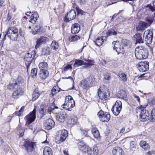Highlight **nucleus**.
I'll return each mask as SVG.
<instances>
[{"label":"nucleus","mask_w":155,"mask_h":155,"mask_svg":"<svg viewBox=\"0 0 155 155\" xmlns=\"http://www.w3.org/2000/svg\"><path fill=\"white\" fill-rule=\"evenodd\" d=\"M43 155H52V150L49 147H45L44 149Z\"/></svg>","instance_id":"31"},{"label":"nucleus","mask_w":155,"mask_h":155,"mask_svg":"<svg viewBox=\"0 0 155 155\" xmlns=\"http://www.w3.org/2000/svg\"><path fill=\"white\" fill-rule=\"evenodd\" d=\"M77 121V119L76 117L74 116L71 117L70 119H69L68 121V124L70 125V126H72L75 124Z\"/></svg>","instance_id":"32"},{"label":"nucleus","mask_w":155,"mask_h":155,"mask_svg":"<svg viewBox=\"0 0 155 155\" xmlns=\"http://www.w3.org/2000/svg\"><path fill=\"white\" fill-rule=\"evenodd\" d=\"M17 83H10L7 86V88L9 90H13L15 88H16L18 85Z\"/></svg>","instance_id":"43"},{"label":"nucleus","mask_w":155,"mask_h":155,"mask_svg":"<svg viewBox=\"0 0 155 155\" xmlns=\"http://www.w3.org/2000/svg\"><path fill=\"white\" fill-rule=\"evenodd\" d=\"M94 78L92 76H90L89 78L86 79L90 86L92 85L94 81Z\"/></svg>","instance_id":"51"},{"label":"nucleus","mask_w":155,"mask_h":155,"mask_svg":"<svg viewBox=\"0 0 155 155\" xmlns=\"http://www.w3.org/2000/svg\"><path fill=\"white\" fill-rule=\"evenodd\" d=\"M36 52L32 51L30 52L27 53L25 55L24 58V60L26 62L25 64H27V68H28V66L31 64L32 61L35 59L36 55Z\"/></svg>","instance_id":"8"},{"label":"nucleus","mask_w":155,"mask_h":155,"mask_svg":"<svg viewBox=\"0 0 155 155\" xmlns=\"http://www.w3.org/2000/svg\"><path fill=\"white\" fill-rule=\"evenodd\" d=\"M107 37L112 35H116L117 32L113 29L109 30L106 33Z\"/></svg>","instance_id":"50"},{"label":"nucleus","mask_w":155,"mask_h":155,"mask_svg":"<svg viewBox=\"0 0 155 155\" xmlns=\"http://www.w3.org/2000/svg\"><path fill=\"white\" fill-rule=\"evenodd\" d=\"M24 93L23 90L21 88L20 86L18 85L16 89L14 91L12 94L13 97L15 99L18 98Z\"/></svg>","instance_id":"15"},{"label":"nucleus","mask_w":155,"mask_h":155,"mask_svg":"<svg viewBox=\"0 0 155 155\" xmlns=\"http://www.w3.org/2000/svg\"><path fill=\"white\" fill-rule=\"evenodd\" d=\"M87 152L88 155H97L98 153V148L96 146L92 147H87Z\"/></svg>","instance_id":"16"},{"label":"nucleus","mask_w":155,"mask_h":155,"mask_svg":"<svg viewBox=\"0 0 155 155\" xmlns=\"http://www.w3.org/2000/svg\"><path fill=\"white\" fill-rule=\"evenodd\" d=\"M118 97L122 98L125 100H127L126 92L123 90H121L118 91L117 94Z\"/></svg>","instance_id":"27"},{"label":"nucleus","mask_w":155,"mask_h":155,"mask_svg":"<svg viewBox=\"0 0 155 155\" xmlns=\"http://www.w3.org/2000/svg\"><path fill=\"white\" fill-rule=\"evenodd\" d=\"M18 33H6L4 37L3 38L4 40L5 39L6 36L7 35L10 40L12 41H17L18 39Z\"/></svg>","instance_id":"20"},{"label":"nucleus","mask_w":155,"mask_h":155,"mask_svg":"<svg viewBox=\"0 0 155 155\" xmlns=\"http://www.w3.org/2000/svg\"><path fill=\"white\" fill-rule=\"evenodd\" d=\"M38 67L40 70H48V66L47 62L43 61L39 63Z\"/></svg>","instance_id":"28"},{"label":"nucleus","mask_w":155,"mask_h":155,"mask_svg":"<svg viewBox=\"0 0 155 155\" xmlns=\"http://www.w3.org/2000/svg\"><path fill=\"white\" fill-rule=\"evenodd\" d=\"M76 15L75 11L73 9H71L65 15L64 17L65 21L66 22H68L76 18Z\"/></svg>","instance_id":"13"},{"label":"nucleus","mask_w":155,"mask_h":155,"mask_svg":"<svg viewBox=\"0 0 155 155\" xmlns=\"http://www.w3.org/2000/svg\"><path fill=\"white\" fill-rule=\"evenodd\" d=\"M130 149L132 150H134V149L135 148V145L133 141L131 142L130 143Z\"/></svg>","instance_id":"56"},{"label":"nucleus","mask_w":155,"mask_h":155,"mask_svg":"<svg viewBox=\"0 0 155 155\" xmlns=\"http://www.w3.org/2000/svg\"><path fill=\"white\" fill-rule=\"evenodd\" d=\"M97 116L100 120L102 122H108L110 118L109 113L104 112L102 110H100L98 113Z\"/></svg>","instance_id":"7"},{"label":"nucleus","mask_w":155,"mask_h":155,"mask_svg":"<svg viewBox=\"0 0 155 155\" xmlns=\"http://www.w3.org/2000/svg\"><path fill=\"white\" fill-rule=\"evenodd\" d=\"M24 144L23 145L24 149L28 153H30L34 151V147L35 146V143L29 141L28 140H24Z\"/></svg>","instance_id":"5"},{"label":"nucleus","mask_w":155,"mask_h":155,"mask_svg":"<svg viewBox=\"0 0 155 155\" xmlns=\"http://www.w3.org/2000/svg\"><path fill=\"white\" fill-rule=\"evenodd\" d=\"M51 48L54 50H56L58 48V44L55 41H53L51 44Z\"/></svg>","instance_id":"47"},{"label":"nucleus","mask_w":155,"mask_h":155,"mask_svg":"<svg viewBox=\"0 0 155 155\" xmlns=\"http://www.w3.org/2000/svg\"><path fill=\"white\" fill-rule=\"evenodd\" d=\"M121 44L124 47H130V41L126 39H123L122 40Z\"/></svg>","instance_id":"44"},{"label":"nucleus","mask_w":155,"mask_h":155,"mask_svg":"<svg viewBox=\"0 0 155 155\" xmlns=\"http://www.w3.org/2000/svg\"><path fill=\"white\" fill-rule=\"evenodd\" d=\"M55 125V123L54 120L50 118L45 120L44 125L46 127V129L47 130H49L52 128Z\"/></svg>","instance_id":"17"},{"label":"nucleus","mask_w":155,"mask_h":155,"mask_svg":"<svg viewBox=\"0 0 155 155\" xmlns=\"http://www.w3.org/2000/svg\"><path fill=\"white\" fill-rule=\"evenodd\" d=\"M39 94L38 89H35L32 94V100L33 101L36 100L39 97Z\"/></svg>","instance_id":"41"},{"label":"nucleus","mask_w":155,"mask_h":155,"mask_svg":"<svg viewBox=\"0 0 155 155\" xmlns=\"http://www.w3.org/2000/svg\"><path fill=\"white\" fill-rule=\"evenodd\" d=\"M145 155H155V151H152L147 152Z\"/></svg>","instance_id":"61"},{"label":"nucleus","mask_w":155,"mask_h":155,"mask_svg":"<svg viewBox=\"0 0 155 155\" xmlns=\"http://www.w3.org/2000/svg\"><path fill=\"white\" fill-rule=\"evenodd\" d=\"M154 20V17L151 16L150 17H147L145 19V20L147 21L146 24L148 27L150 26L153 21Z\"/></svg>","instance_id":"35"},{"label":"nucleus","mask_w":155,"mask_h":155,"mask_svg":"<svg viewBox=\"0 0 155 155\" xmlns=\"http://www.w3.org/2000/svg\"><path fill=\"white\" fill-rule=\"evenodd\" d=\"M112 44L114 45L113 47L114 49L116 50L118 54L120 53L123 54L124 52V50L123 47L120 45L118 42L117 41H114Z\"/></svg>","instance_id":"14"},{"label":"nucleus","mask_w":155,"mask_h":155,"mask_svg":"<svg viewBox=\"0 0 155 155\" xmlns=\"http://www.w3.org/2000/svg\"><path fill=\"white\" fill-rule=\"evenodd\" d=\"M122 108V104L120 101H117L111 109V111L114 114L117 116L120 114Z\"/></svg>","instance_id":"10"},{"label":"nucleus","mask_w":155,"mask_h":155,"mask_svg":"<svg viewBox=\"0 0 155 155\" xmlns=\"http://www.w3.org/2000/svg\"><path fill=\"white\" fill-rule=\"evenodd\" d=\"M107 39V37L104 36H101L97 38L96 41V45L100 46L102 45L103 43L106 41Z\"/></svg>","instance_id":"23"},{"label":"nucleus","mask_w":155,"mask_h":155,"mask_svg":"<svg viewBox=\"0 0 155 155\" xmlns=\"http://www.w3.org/2000/svg\"><path fill=\"white\" fill-rule=\"evenodd\" d=\"M39 17L38 13L36 12H35L30 17V22L34 24L35 23L38 19V18Z\"/></svg>","instance_id":"29"},{"label":"nucleus","mask_w":155,"mask_h":155,"mask_svg":"<svg viewBox=\"0 0 155 155\" xmlns=\"http://www.w3.org/2000/svg\"><path fill=\"white\" fill-rule=\"evenodd\" d=\"M87 64V63L78 59L75 60L74 66L75 67H78L82 65H86Z\"/></svg>","instance_id":"30"},{"label":"nucleus","mask_w":155,"mask_h":155,"mask_svg":"<svg viewBox=\"0 0 155 155\" xmlns=\"http://www.w3.org/2000/svg\"><path fill=\"white\" fill-rule=\"evenodd\" d=\"M135 54L136 58L138 59H145L148 57V51L143 46H137L135 49Z\"/></svg>","instance_id":"1"},{"label":"nucleus","mask_w":155,"mask_h":155,"mask_svg":"<svg viewBox=\"0 0 155 155\" xmlns=\"http://www.w3.org/2000/svg\"><path fill=\"white\" fill-rule=\"evenodd\" d=\"M80 39L79 36L76 35H71L68 38V40L70 42H74Z\"/></svg>","instance_id":"37"},{"label":"nucleus","mask_w":155,"mask_h":155,"mask_svg":"<svg viewBox=\"0 0 155 155\" xmlns=\"http://www.w3.org/2000/svg\"><path fill=\"white\" fill-rule=\"evenodd\" d=\"M147 25L146 22L140 21L138 25L136 27V30L138 31L143 30L147 27Z\"/></svg>","instance_id":"24"},{"label":"nucleus","mask_w":155,"mask_h":155,"mask_svg":"<svg viewBox=\"0 0 155 155\" xmlns=\"http://www.w3.org/2000/svg\"><path fill=\"white\" fill-rule=\"evenodd\" d=\"M49 75V73L48 70H40L39 76L40 78L43 80L47 78Z\"/></svg>","instance_id":"21"},{"label":"nucleus","mask_w":155,"mask_h":155,"mask_svg":"<svg viewBox=\"0 0 155 155\" xmlns=\"http://www.w3.org/2000/svg\"><path fill=\"white\" fill-rule=\"evenodd\" d=\"M19 35L22 37H24L25 35V33L23 30L21 28L19 30Z\"/></svg>","instance_id":"60"},{"label":"nucleus","mask_w":155,"mask_h":155,"mask_svg":"<svg viewBox=\"0 0 155 155\" xmlns=\"http://www.w3.org/2000/svg\"><path fill=\"white\" fill-rule=\"evenodd\" d=\"M69 69H72V66L71 64H67L66 66L64 68V71H67Z\"/></svg>","instance_id":"57"},{"label":"nucleus","mask_w":155,"mask_h":155,"mask_svg":"<svg viewBox=\"0 0 155 155\" xmlns=\"http://www.w3.org/2000/svg\"><path fill=\"white\" fill-rule=\"evenodd\" d=\"M98 95L100 99L102 100H105L110 96V93L107 87L104 85L101 86L98 89Z\"/></svg>","instance_id":"2"},{"label":"nucleus","mask_w":155,"mask_h":155,"mask_svg":"<svg viewBox=\"0 0 155 155\" xmlns=\"http://www.w3.org/2000/svg\"><path fill=\"white\" fill-rule=\"evenodd\" d=\"M134 97L138 101L139 103L140 102V98L139 96H137L135 94H134Z\"/></svg>","instance_id":"63"},{"label":"nucleus","mask_w":155,"mask_h":155,"mask_svg":"<svg viewBox=\"0 0 155 155\" xmlns=\"http://www.w3.org/2000/svg\"><path fill=\"white\" fill-rule=\"evenodd\" d=\"M78 145V147L82 150H86L87 148V147H88L86 145L84 142L83 140L79 142Z\"/></svg>","instance_id":"34"},{"label":"nucleus","mask_w":155,"mask_h":155,"mask_svg":"<svg viewBox=\"0 0 155 155\" xmlns=\"http://www.w3.org/2000/svg\"><path fill=\"white\" fill-rule=\"evenodd\" d=\"M18 30L15 27H12L9 28H8V31L7 33H18Z\"/></svg>","instance_id":"39"},{"label":"nucleus","mask_w":155,"mask_h":155,"mask_svg":"<svg viewBox=\"0 0 155 155\" xmlns=\"http://www.w3.org/2000/svg\"><path fill=\"white\" fill-rule=\"evenodd\" d=\"M143 37L147 43L150 44L152 42L153 37L152 31L149 30L145 31L143 34Z\"/></svg>","instance_id":"11"},{"label":"nucleus","mask_w":155,"mask_h":155,"mask_svg":"<svg viewBox=\"0 0 155 155\" xmlns=\"http://www.w3.org/2000/svg\"><path fill=\"white\" fill-rule=\"evenodd\" d=\"M26 118L25 125L28 126L34 121L36 118V109L34 108L33 111L30 113L25 117Z\"/></svg>","instance_id":"9"},{"label":"nucleus","mask_w":155,"mask_h":155,"mask_svg":"<svg viewBox=\"0 0 155 155\" xmlns=\"http://www.w3.org/2000/svg\"><path fill=\"white\" fill-rule=\"evenodd\" d=\"M147 8H149L150 10L152 12L155 11V2L153 3V6L151 5V4L147 5L145 6Z\"/></svg>","instance_id":"46"},{"label":"nucleus","mask_w":155,"mask_h":155,"mask_svg":"<svg viewBox=\"0 0 155 155\" xmlns=\"http://www.w3.org/2000/svg\"><path fill=\"white\" fill-rule=\"evenodd\" d=\"M92 134L94 137L97 139L100 137V134L98 129L96 128H94L91 130Z\"/></svg>","instance_id":"33"},{"label":"nucleus","mask_w":155,"mask_h":155,"mask_svg":"<svg viewBox=\"0 0 155 155\" xmlns=\"http://www.w3.org/2000/svg\"><path fill=\"white\" fill-rule=\"evenodd\" d=\"M87 131L81 129V134L83 137H86L87 135Z\"/></svg>","instance_id":"58"},{"label":"nucleus","mask_w":155,"mask_h":155,"mask_svg":"<svg viewBox=\"0 0 155 155\" xmlns=\"http://www.w3.org/2000/svg\"><path fill=\"white\" fill-rule=\"evenodd\" d=\"M134 39L137 43H143V39H142V34L140 33L137 34L134 36Z\"/></svg>","instance_id":"25"},{"label":"nucleus","mask_w":155,"mask_h":155,"mask_svg":"<svg viewBox=\"0 0 155 155\" xmlns=\"http://www.w3.org/2000/svg\"><path fill=\"white\" fill-rule=\"evenodd\" d=\"M35 29L36 31V32H38V33L44 31L43 28L42 27V24L41 23H40L39 25H36L35 26Z\"/></svg>","instance_id":"38"},{"label":"nucleus","mask_w":155,"mask_h":155,"mask_svg":"<svg viewBox=\"0 0 155 155\" xmlns=\"http://www.w3.org/2000/svg\"><path fill=\"white\" fill-rule=\"evenodd\" d=\"M21 112L20 110H18V111H16L15 112V115L19 116H21Z\"/></svg>","instance_id":"64"},{"label":"nucleus","mask_w":155,"mask_h":155,"mask_svg":"<svg viewBox=\"0 0 155 155\" xmlns=\"http://www.w3.org/2000/svg\"><path fill=\"white\" fill-rule=\"evenodd\" d=\"M87 62V67H90L92 65H94V61L93 60L90 59H88Z\"/></svg>","instance_id":"55"},{"label":"nucleus","mask_w":155,"mask_h":155,"mask_svg":"<svg viewBox=\"0 0 155 155\" xmlns=\"http://www.w3.org/2000/svg\"><path fill=\"white\" fill-rule=\"evenodd\" d=\"M118 76L121 80L123 82L127 81V75L124 73L120 72L118 73Z\"/></svg>","instance_id":"40"},{"label":"nucleus","mask_w":155,"mask_h":155,"mask_svg":"<svg viewBox=\"0 0 155 155\" xmlns=\"http://www.w3.org/2000/svg\"><path fill=\"white\" fill-rule=\"evenodd\" d=\"M75 9L77 11L78 14H80L81 15H83L84 13V12L81 9H80L78 6L76 7Z\"/></svg>","instance_id":"54"},{"label":"nucleus","mask_w":155,"mask_h":155,"mask_svg":"<svg viewBox=\"0 0 155 155\" xmlns=\"http://www.w3.org/2000/svg\"><path fill=\"white\" fill-rule=\"evenodd\" d=\"M111 78V74L109 73H106L104 74V79L105 80H109Z\"/></svg>","instance_id":"49"},{"label":"nucleus","mask_w":155,"mask_h":155,"mask_svg":"<svg viewBox=\"0 0 155 155\" xmlns=\"http://www.w3.org/2000/svg\"><path fill=\"white\" fill-rule=\"evenodd\" d=\"M50 48L48 47H46L42 49V54L43 55H48L50 54Z\"/></svg>","instance_id":"42"},{"label":"nucleus","mask_w":155,"mask_h":155,"mask_svg":"<svg viewBox=\"0 0 155 155\" xmlns=\"http://www.w3.org/2000/svg\"><path fill=\"white\" fill-rule=\"evenodd\" d=\"M37 72V69L36 68L32 69L31 71V75L32 77L36 76Z\"/></svg>","instance_id":"53"},{"label":"nucleus","mask_w":155,"mask_h":155,"mask_svg":"<svg viewBox=\"0 0 155 155\" xmlns=\"http://www.w3.org/2000/svg\"><path fill=\"white\" fill-rule=\"evenodd\" d=\"M140 145L141 147L145 150H147L149 148L148 144L145 141H141L140 143Z\"/></svg>","instance_id":"36"},{"label":"nucleus","mask_w":155,"mask_h":155,"mask_svg":"<svg viewBox=\"0 0 155 155\" xmlns=\"http://www.w3.org/2000/svg\"><path fill=\"white\" fill-rule=\"evenodd\" d=\"M147 106V104L140 105L139 106V108L141 110L140 117L142 121L144 122L147 120L149 118V113L148 111L144 109Z\"/></svg>","instance_id":"4"},{"label":"nucleus","mask_w":155,"mask_h":155,"mask_svg":"<svg viewBox=\"0 0 155 155\" xmlns=\"http://www.w3.org/2000/svg\"><path fill=\"white\" fill-rule=\"evenodd\" d=\"M65 116L68 118L69 116L68 114L64 112L58 114L57 116V120L61 123H63L65 120Z\"/></svg>","instance_id":"19"},{"label":"nucleus","mask_w":155,"mask_h":155,"mask_svg":"<svg viewBox=\"0 0 155 155\" xmlns=\"http://www.w3.org/2000/svg\"><path fill=\"white\" fill-rule=\"evenodd\" d=\"M68 135V133L67 130L63 129L59 131L56 137L57 143H60L64 141Z\"/></svg>","instance_id":"6"},{"label":"nucleus","mask_w":155,"mask_h":155,"mask_svg":"<svg viewBox=\"0 0 155 155\" xmlns=\"http://www.w3.org/2000/svg\"><path fill=\"white\" fill-rule=\"evenodd\" d=\"M112 153L113 155H124V152L120 147H117L113 150Z\"/></svg>","instance_id":"26"},{"label":"nucleus","mask_w":155,"mask_h":155,"mask_svg":"<svg viewBox=\"0 0 155 155\" xmlns=\"http://www.w3.org/2000/svg\"><path fill=\"white\" fill-rule=\"evenodd\" d=\"M81 86L83 88V89H85L87 88L88 87L90 86L89 85V84L88 83V82L86 80H83L81 82Z\"/></svg>","instance_id":"45"},{"label":"nucleus","mask_w":155,"mask_h":155,"mask_svg":"<svg viewBox=\"0 0 155 155\" xmlns=\"http://www.w3.org/2000/svg\"><path fill=\"white\" fill-rule=\"evenodd\" d=\"M129 131L128 130H126L125 131V128L124 127L122 128V129L120 130V133H127Z\"/></svg>","instance_id":"62"},{"label":"nucleus","mask_w":155,"mask_h":155,"mask_svg":"<svg viewBox=\"0 0 155 155\" xmlns=\"http://www.w3.org/2000/svg\"><path fill=\"white\" fill-rule=\"evenodd\" d=\"M59 89V87L58 86H55L52 89L51 91V94L52 96L56 94L58 92V91L57 89Z\"/></svg>","instance_id":"48"},{"label":"nucleus","mask_w":155,"mask_h":155,"mask_svg":"<svg viewBox=\"0 0 155 155\" xmlns=\"http://www.w3.org/2000/svg\"><path fill=\"white\" fill-rule=\"evenodd\" d=\"M74 106V101L72 97L69 95L65 97L64 103L61 105V107L66 110L71 111Z\"/></svg>","instance_id":"3"},{"label":"nucleus","mask_w":155,"mask_h":155,"mask_svg":"<svg viewBox=\"0 0 155 155\" xmlns=\"http://www.w3.org/2000/svg\"><path fill=\"white\" fill-rule=\"evenodd\" d=\"M137 67L140 72L146 71L149 69V63L147 61L140 62L137 64Z\"/></svg>","instance_id":"12"},{"label":"nucleus","mask_w":155,"mask_h":155,"mask_svg":"<svg viewBox=\"0 0 155 155\" xmlns=\"http://www.w3.org/2000/svg\"><path fill=\"white\" fill-rule=\"evenodd\" d=\"M150 76L149 74L148 73H146L141 74L140 76V78H146Z\"/></svg>","instance_id":"59"},{"label":"nucleus","mask_w":155,"mask_h":155,"mask_svg":"<svg viewBox=\"0 0 155 155\" xmlns=\"http://www.w3.org/2000/svg\"><path fill=\"white\" fill-rule=\"evenodd\" d=\"M80 30V26L78 23L73 24L71 28V33L72 34H77Z\"/></svg>","instance_id":"22"},{"label":"nucleus","mask_w":155,"mask_h":155,"mask_svg":"<svg viewBox=\"0 0 155 155\" xmlns=\"http://www.w3.org/2000/svg\"><path fill=\"white\" fill-rule=\"evenodd\" d=\"M151 120L153 121L155 119V107L152 110L150 115Z\"/></svg>","instance_id":"52"},{"label":"nucleus","mask_w":155,"mask_h":155,"mask_svg":"<svg viewBox=\"0 0 155 155\" xmlns=\"http://www.w3.org/2000/svg\"><path fill=\"white\" fill-rule=\"evenodd\" d=\"M48 40V38L45 37H41L40 38H38L36 41V44L35 46V48L36 49L38 48L42 44L46 42Z\"/></svg>","instance_id":"18"}]
</instances>
